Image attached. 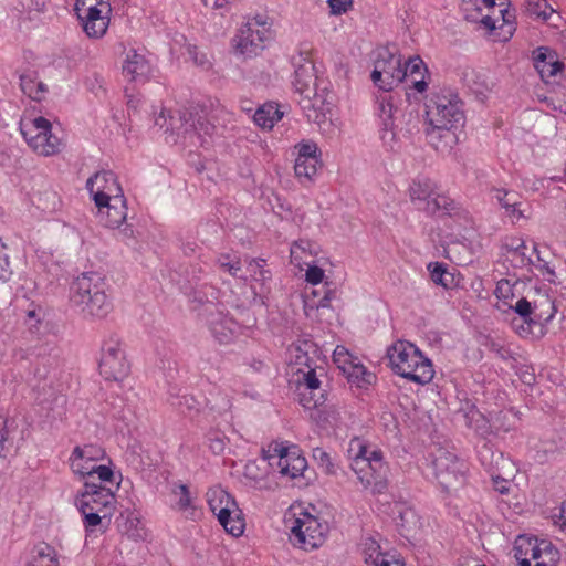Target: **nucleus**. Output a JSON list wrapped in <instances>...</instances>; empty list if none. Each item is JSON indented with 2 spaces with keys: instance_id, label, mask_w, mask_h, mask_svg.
Listing matches in <instances>:
<instances>
[{
  "instance_id": "nucleus-10",
  "label": "nucleus",
  "mask_w": 566,
  "mask_h": 566,
  "mask_svg": "<svg viewBox=\"0 0 566 566\" xmlns=\"http://www.w3.org/2000/svg\"><path fill=\"white\" fill-rule=\"evenodd\" d=\"M406 78V71H402L400 55L384 49L378 52L375 61L371 80L376 86L385 92L391 91Z\"/></svg>"
},
{
  "instance_id": "nucleus-26",
  "label": "nucleus",
  "mask_w": 566,
  "mask_h": 566,
  "mask_svg": "<svg viewBox=\"0 0 566 566\" xmlns=\"http://www.w3.org/2000/svg\"><path fill=\"white\" fill-rule=\"evenodd\" d=\"M402 71H406V78H410L416 91L422 93L427 90L428 83L424 81V73L428 70L420 56L409 57L406 63H402Z\"/></svg>"
},
{
  "instance_id": "nucleus-38",
  "label": "nucleus",
  "mask_w": 566,
  "mask_h": 566,
  "mask_svg": "<svg viewBox=\"0 0 566 566\" xmlns=\"http://www.w3.org/2000/svg\"><path fill=\"white\" fill-rule=\"evenodd\" d=\"M558 562V549L551 542L542 541L541 552H537L533 566H557Z\"/></svg>"
},
{
  "instance_id": "nucleus-31",
  "label": "nucleus",
  "mask_w": 566,
  "mask_h": 566,
  "mask_svg": "<svg viewBox=\"0 0 566 566\" xmlns=\"http://www.w3.org/2000/svg\"><path fill=\"white\" fill-rule=\"evenodd\" d=\"M172 494L177 497L175 509L185 514L187 518L195 520L198 511L193 504L189 488L182 483L177 484L172 489Z\"/></svg>"
},
{
  "instance_id": "nucleus-11",
  "label": "nucleus",
  "mask_w": 566,
  "mask_h": 566,
  "mask_svg": "<svg viewBox=\"0 0 566 566\" xmlns=\"http://www.w3.org/2000/svg\"><path fill=\"white\" fill-rule=\"evenodd\" d=\"M97 0H77L75 10L77 17L83 21V29L90 38H102L108 28L109 20L103 14V10L98 8ZM106 13L109 11L108 4H103Z\"/></svg>"
},
{
  "instance_id": "nucleus-52",
  "label": "nucleus",
  "mask_w": 566,
  "mask_h": 566,
  "mask_svg": "<svg viewBox=\"0 0 566 566\" xmlns=\"http://www.w3.org/2000/svg\"><path fill=\"white\" fill-rule=\"evenodd\" d=\"M187 51L196 65H198L205 70L210 69V66H211L210 60L208 59L206 53L199 51L198 46L189 44L187 46Z\"/></svg>"
},
{
  "instance_id": "nucleus-7",
  "label": "nucleus",
  "mask_w": 566,
  "mask_h": 566,
  "mask_svg": "<svg viewBox=\"0 0 566 566\" xmlns=\"http://www.w3.org/2000/svg\"><path fill=\"white\" fill-rule=\"evenodd\" d=\"M285 524L291 532L290 541L304 551L321 546L328 530L326 524H322L316 516L306 511L298 514L290 513L285 517Z\"/></svg>"
},
{
  "instance_id": "nucleus-3",
  "label": "nucleus",
  "mask_w": 566,
  "mask_h": 566,
  "mask_svg": "<svg viewBox=\"0 0 566 566\" xmlns=\"http://www.w3.org/2000/svg\"><path fill=\"white\" fill-rule=\"evenodd\" d=\"M350 468L365 489L373 494H384L388 489V467L379 450H370L360 439L349 443Z\"/></svg>"
},
{
  "instance_id": "nucleus-27",
  "label": "nucleus",
  "mask_w": 566,
  "mask_h": 566,
  "mask_svg": "<svg viewBox=\"0 0 566 566\" xmlns=\"http://www.w3.org/2000/svg\"><path fill=\"white\" fill-rule=\"evenodd\" d=\"M437 192V185L429 178H417L409 188V197L413 205L420 209Z\"/></svg>"
},
{
  "instance_id": "nucleus-13",
  "label": "nucleus",
  "mask_w": 566,
  "mask_h": 566,
  "mask_svg": "<svg viewBox=\"0 0 566 566\" xmlns=\"http://www.w3.org/2000/svg\"><path fill=\"white\" fill-rule=\"evenodd\" d=\"M86 188L96 206H105L107 200H115L116 197L125 198L122 187L113 171H99L87 179Z\"/></svg>"
},
{
  "instance_id": "nucleus-2",
  "label": "nucleus",
  "mask_w": 566,
  "mask_h": 566,
  "mask_svg": "<svg viewBox=\"0 0 566 566\" xmlns=\"http://www.w3.org/2000/svg\"><path fill=\"white\" fill-rule=\"evenodd\" d=\"M75 506L83 516L86 532H93L96 527L106 530L116 510V496L108 486L84 481L83 489L75 496Z\"/></svg>"
},
{
  "instance_id": "nucleus-53",
  "label": "nucleus",
  "mask_w": 566,
  "mask_h": 566,
  "mask_svg": "<svg viewBox=\"0 0 566 566\" xmlns=\"http://www.w3.org/2000/svg\"><path fill=\"white\" fill-rule=\"evenodd\" d=\"M515 15L510 10L503 8L502 17L500 18V23L497 24V29L507 28L505 31L506 35H504V40H509L513 31L515 30L513 27Z\"/></svg>"
},
{
  "instance_id": "nucleus-29",
  "label": "nucleus",
  "mask_w": 566,
  "mask_h": 566,
  "mask_svg": "<svg viewBox=\"0 0 566 566\" xmlns=\"http://www.w3.org/2000/svg\"><path fill=\"white\" fill-rule=\"evenodd\" d=\"M210 331L219 343H229L237 332L238 324L232 318L219 313L209 321Z\"/></svg>"
},
{
  "instance_id": "nucleus-19",
  "label": "nucleus",
  "mask_w": 566,
  "mask_h": 566,
  "mask_svg": "<svg viewBox=\"0 0 566 566\" xmlns=\"http://www.w3.org/2000/svg\"><path fill=\"white\" fill-rule=\"evenodd\" d=\"M364 560L369 566H405L403 559L396 553L382 551L374 538H366L361 544Z\"/></svg>"
},
{
  "instance_id": "nucleus-49",
  "label": "nucleus",
  "mask_w": 566,
  "mask_h": 566,
  "mask_svg": "<svg viewBox=\"0 0 566 566\" xmlns=\"http://www.w3.org/2000/svg\"><path fill=\"white\" fill-rule=\"evenodd\" d=\"M217 262L221 270L229 272L233 277H237L241 271V262L237 256L222 254L219 256Z\"/></svg>"
},
{
  "instance_id": "nucleus-15",
  "label": "nucleus",
  "mask_w": 566,
  "mask_h": 566,
  "mask_svg": "<svg viewBox=\"0 0 566 566\" xmlns=\"http://www.w3.org/2000/svg\"><path fill=\"white\" fill-rule=\"evenodd\" d=\"M252 25L242 27L233 39L235 51L249 57L259 54L271 38L270 28L254 29Z\"/></svg>"
},
{
  "instance_id": "nucleus-51",
  "label": "nucleus",
  "mask_w": 566,
  "mask_h": 566,
  "mask_svg": "<svg viewBox=\"0 0 566 566\" xmlns=\"http://www.w3.org/2000/svg\"><path fill=\"white\" fill-rule=\"evenodd\" d=\"M333 360L343 371H347L349 364H352V355L344 346H337L333 353Z\"/></svg>"
},
{
  "instance_id": "nucleus-40",
  "label": "nucleus",
  "mask_w": 566,
  "mask_h": 566,
  "mask_svg": "<svg viewBox=\"0 0 566 566\" xmlns=\"http://www.w3.org/2000/svg\"><path fill=\"white\" fill-rule=\"evenodd\" d=\"M397 526L399 527L400 534L408 538L411 536L412 532L418 528L419 520L411 509H406L400 512L397 520Z\"/></svg>"
},
{
  "instance_id": "nucleus-42",
  "label": "nucleus",
  "mask_w": 566,
  "mask_h": 566,
  "mask_svg": "<svg viewBox=\"0 0 566 566\" xmlns=\"http://www.w3.org/2000/svg\"><path fill=\"white\" fill-rule=\"evenodd\" d=\"M266 261L264 259H251L248 262V271L251 274L253 281L259 282L263 285L271 279V272L265 269Z\"/></svg>"
},
{
  "instance_id": "nucleus-59",
  "label": "nucleus",
  "mask_w": 566,
  "mask_h": 566,
  "mask_svg": "<svg viewBox=\"0 0 566 566\" xmlns=\"http://www.w3.org/2000/svg\"><path fill=\"white\" fill-rule=\"evenodd\" d=\"M492 481L494 489L501 494H507L510 492V481L507 479L501 478L499 474L492 475Z\"/></svg>"
},
{
  "instance_id": "nucleus-35",
  "label": "nucleus",
  "mask_w": 566,
  "mask_h": 566,
  "mask_svg": "<svg viewBox=\"0 0 566 566\" xmlns=\"http://www.w3.org/2000/svg\"><path fill=\"white\" fill-rule=\"evenodd\" d=\"M170 405L186 417H193L199 412V402L192 395L170 394Z\"/></svg>"
},
{
  "instance_id": "nucleus-28",
  "label": "nucleus",
  "mask_w": 566,
  "mask_h": 566,
  "mask_svg": "<svg viewBox=\"0 0 566 566\" xmlns=\"http://www.w3.org/2000/svg\"><path fill=\"white\" fill-rule=\"evenodd\" d=\"M315 352L314 344L308 340H298L291 345V364L294 366L295 370H297V368L307 369L314 367V359L310 354Z\"/></svg>"
},
{
  "instance_id": "nucleus-46",
  "label": "nucleus",
  "mask_w": 566,
  "mask_h": 566,
  "mask_svg": "<svg viewBox=\"0 0 566 566\" xmlns=\"http://www.w3.org/2000/svg\"><path fill=\"white\" fill-rule=\"evenodd\" d=\"M50 126V122L44 117H36L28 123L21 124V134L30 146L31 135H35L39 130Z\"/></svg>"
},
{
  "instance_id": "nucleus-30",
  "label": "nucleus",
  "mask_w": 566,
  "mask_h": 566,
  "mask_svg": "<svg viewBox=\"0 0 566 566\" xmlns=\"http://www.w3.org/2000/svg\"><path fill=\"white\" fill-rule=\"evenodd\" d=\"M455 209V203L448 196L439 193L438 191L430 198V200L420 210L429 216L444 217L450 216Z\"/></svg>"
},
{
  "instance_id": "nucleus-54",
  "label": "nucleus",
  "mask_w": 566,
  "mask_h": 566,
  "mask_svg": "<svg viewBox=\"0 0 566 566\" xmlns=\"http://www.w3.org/2000/svg\"><path fill=\"white\" fill-rule=\"evenodd\" d=\"M313 457L316 461H318L319 467H322L327 473L333 472V463L331 455L324 449H314Z\"/></svg>"
},
{
  "instance_id": "nucleus-37",
  "label": "nucleus",
  "mask_w": 566,
  "mask_h": 566,
  "mask_svg": "<svg viewBox=\"0 0 566 566\" xmlns=\"http://www.w3.org/2000/svg\"><path fill=\"white\" fill-rule=\"evenodd\" d=\"M30 566H59L55 549L45 543L36 545Z\"/></svg>"
},
{
  "instance_id": "nucleus-32",
  "label": "nucleus",
  "mask_w": 566,
  "mask_h": 566,
  "mask_svg": "<svg viewBox=\"0 0 566 566\" xmlns=\"http://www.w3.org/2000/svg\"><path fill=\"white\" fill-rule=\"evenodd\" d=\"M282 116L283 113L279 109L276 104L265 103L256 109L253 119L258 126L271 129Z\"/></svg>"
},
{
  "instance_id": "nucleus-6",
  "label": "nucleus",
  "mask_w": 566,
  "mask_h": 566,
  "mask_svg": "<svg viewBox=\"0 0 566 566\" xmlns=\"http://www.w3.org/2000/svg\"><path fill=\"white\" fill-rule=\"evenodd\" d=\"M295 66L293 86L303 96V108H313L323 113L325 99L317 92V76L315 66L310 59V51L302 50L297 57L293 59Z\"/></svg>"
},
{
  "instance_id": "nucleus-61",
  "label": "nucleus",
  "mask_w": 566,
  "mask_h": 566,
  "mask_svg": "<svg viewBox=\"0 0 566 566\" xmlns=\"http://www.w3.org/2000/svg\"><path fill=\"white\" fill-rule=\"evenodd\" d=\"M251 24H255L252 25L254 29L268 28L266 22L262 17H254L252 20L248 21L243 27H250Z\"/></svg>"
},
{
  "instance_id": "nucleus-62",
  "label": "nucleus",
  "mask_w": 566,
  "mask_h": 566,
  "mask_svg": "<svg viewBox=\"0 0 566 566\" xmlns=\"http://www.w3.org/2000/svg\"><path fill=\"white\" fill-rule=\"evenodd\" d=\"M331 297H332V292L331 291L325 292L324 296L318 301L316 306L317 307H328Z\"/></svg>"
},
{
  "instance_id": "nucleus-21",
  "label": "nucleus",
  "mask_w": 566,
  "mask_h": 566,
  "mask_svg": "<svg viewBox=\"0 0 566 566\" xmlns=\"http://www.w3.org/2000/svg\"><path fill=\"white\" fill-rule=\"evenodd\" d=\"M101 221L108 228H118L127 217L125 198L116 197L115 200H107L105 206H96Z\"/></svg>"
},
{
  "instance_id": "nucleus-17",
  "label": "nucleus",
  "mask_w": 566,
  "mask_h": 566,
  "mask_svg": "<svg viewBox=\"0 0 566 566\" xmlns=\"http://www.w3.org/2000/svg\"><path fill=\"white\" fill-rule=\"evenodd\" d=\"M105 458V450L97 444L76 446L70 457L71 469L75 474L85 478L91 475L95 463Z\"/></svg>"
},
{
  "instance_id": "nucleus-60",
  "label": "nucleus",
  "mask_w": 566,
  "mask_h": 566,
  "mask_svg": "<svg viewBox=\"0 0 566 566\" xmlns=\"http://www.w3.org/2000/svg\"><path fill=\"white\" fill-rule=\"evenodd\" d=\"M387 122L385 120V128L381 134V140L385 145L392 147V142L395 140V133L391 129L387 128Z\"/></svg>"
},
{
  "instance_id": "nucleus-4",
  "label": "nucleus",
  "mask_w": 566,
  "mask_h": 566,
  "mask_svg": "<svg viewBox=\"0 0 566 566\" xmlns=\"http://www.w3.org/2000/svg\"><path fill=\"white\" fill-rule=\"evenodd\" d=\"M392 370L416 384H428L432 380L434 370L430 359L424 357L419 348L408 340H397L387 350Z\"/></svg>"
},
{
  "instance_id": "nucleus-1",
  "label": "nucleus",
  "mask_w": 566,
  "mask_h": 566,
  "mask_svg": "<svg viewBox=\"0 0 566 566\" xmlns=\"http://www.w3.org/2000/svg\"><path fill=\"white\" fill-rule=\"evenodd\" d=\"M426 114L430 128L427 136L431 145L439 147H451L457 136L452 128L462 126L464 113L462 102L457 94L449 90H441L432 93L426 103Z\"/></svg>"
},
{
  "instance_id": "nucleus-45",
  "label": "nucleus",
  "mask_w": 566,
  "mask_h": 566,
  "mask_svg": "<svg viewBox=\"0 0 566 566\" xmlns=\"http://www.w3.org/2000/svg\"><path fill=\"white\" fill-rule=\"evenodd\" d=\"M509 307L514 310L524 322L527 324L528 333L532 332V317H533V301H528L526 297H521L516 301V303L509 304Z\"/></svg>"
},
{
  "instance_id": "nucleus-5",
  "label": "nucleus",
  "mask_w": 566,
  "mask_h": 566,
  "mask_svg": "<svg viewBox=\"0 0 566 566\" xmlns=\"http://www.w3.org/2000/svg\"><path fill=\"white\" fill-rule=\"evenodd\" d=\"M71 301L85 316L94 318H104L112 311L105 282L97 273H83L75 280Z\"/></svg>"
},
{
  "instance_id": "nucleus-43",
  "label": "nucleus",
  "mask_w": 566,
  "mask_h": 566,
  "mask_svg": "<svg viewBox=\"0 0 566 566\" xmlns=\"http://www.w3.org/2000/svg\"><path fill=\"white\" fill-rule=\"evenodd\" d=\"M348 378L356 382L358 386L370 385L375 375L367 371L366 368L360 364H349L347 371Z\"/></svg>"
},
{
  "instance_id": "nucleus-36",
  "label": "nucleus",
  "mask_w": 566,
  "mask_h": 566,
  "mask_svg": "<svg viewBox=\"0 0 566 566\" xmlns=\"http://www.w3.org/2000/svg\"><path fill=\"white\" fill-rule=\"evenodd\" d=\"M494 0H469L463 4L465 19L482 24V17L493 8Z\"/></svg>"
},
{
  "instance_id": "nucleus-9",
  "label": "nucleus",
  "mask_w": 566,
  "mask_h": 566,
  "mask_svg": "<svg viewBox=\"0 0 566 566\" xmlns=\"http://www.w3.org/2000/svg\"><path fill=\"white\" fill-rule=\"evenodd\" d=\"M98 368L106 380L122 381L129 375L130 365L117 336L104 340Z\"/></svg>"
},
{
  "instance_id": "nucleus-22",
  "label": "nucleus",
  "mask_w": 566,
  "mask_h": 566,
  "mask_svg": "<svg viewBox=\"0 0 566 566\" xmlns=\"http://www.w3.org/2000/svg\"><path fill=\"white\" fill-rule=\"evenodd\" d=\"M30 147L42 156H52L62 148V140L52 133V125L31 135Z\"/></svg>"
},
{
  "instance_id": "nucleus-64",
  "label": "nucleus",
  "mask_w": 566,
  "mask_h": 566,
  "mask_svg": "<svg viewBox=\"0 0 566 566\" xmlns=\"http://www.w3.org/2000/svg\"><path fill=\"white\" fill-rule=\"evenodd\" d=\"M223 441L222 440H216L212 442V446L211 448L216 451V452H221L223 450Z\"/></svg>"
},
{
  "instance_id": "nucleus-12",
  "label": "nucleus",
  "mask_w": 566,
  "mask_h": 566,
  "mask_svg": "<svg viewBox=\"0 0 566 566\" xmlns=\"http://www.w3.org/2000/svg\"><path fill=\"white\" fill-rule=\"evenodd\" d=\"M300 402L306 409L318 408L325 402V390L321 388V380L315 367L297 368Z\"/></svg>"
},
{
  "instance_id": "nucleus-14",
  "label": "nucleus",
  "mask_w": 566,
  "mask_h": 566,
  "mask_svg": "<svg viewBox=\"0 0 566 566\" xmlns=\"http://www.w3.org/2000/svg\"><path fill=\"white\" fill-rule=\"evenodd\" d=\"M178 117L170 115L169 125L167 129H171L177 135H198L199 138L209 136L211 137L216 132V126L207 118L206 115L197 114L193 116L191 113H177Z\"/></svg>"
},
{
  "instance_id": "nucleus-8",
  "label": "nucleus",
  "mask_w": 566,
  "mask_h": 566,
  "mask_svg": "<svg viewBox=\"0 0 566 566\" xmlns=\"http://www.w3.org/2000/svg\"><path fill=\"white\" fill-rule=\"evenodd\" d=\"M207 502L228 534L238 537L243 534L245 522L235 500L220 486L207 491Z\"/></svg>"
},
{
  "instance_id": "nucleus-48",
  "label": "nucleus",
  "mask_w": 566,
  "mask_h": 566,
  "mask_svg": "<svg viewBox=\"0 0 566 566\" xmlns=\"http://www.w3.org/2000/svg\"><path fill=\"white\" fill-rule=\"evenodd\" d=\"M95 476H97L101 483H111L119 486V482H115L114 471L107 465H95L91 475H86L85 481H94Z\"/></svg>"
},
{
  "instance_id": "nucleus-41",
  "label": "nucleus",
  "mask_w": 566,
  "mask_h": 566,
  "mask_svg": "<svg viewBox=\"0 0 566 566\" xmlns=\"http://www.w3.org/2000/svg\"><path fill=\"white\" fill-rule=\"evenodd\" d=\"M428 270L430 272V277L437 285H441L443 287H449L453 281V276L451 273L447 271V266L439 262H433L428 264Z\"/></svg>"
},
{
  "instance_id": "nucleus-56",
  "label": "nucleus",
  "mask_w": 566,
  "mask_h": 566,
  "mask_svg": "<svg viewBox=\"0 0 566 566\" xmlns=\"http://www.w3.org/2000/svg\"><path fill=\"white\" fill-rule=\"evenodd\" d=\"M324 271L316 265L308 266L305 273L306 281L314 285L321 283L324 279Z\"/></svg>"
},
{
  "instance_id": "nucleus-18",
  "label": "nucleus",
  "mask_w": 566,
  "mask_h": 566,
  "mask_svg": "<svg viewBox=\"0 0 566 566\" xmlns=\"http://www.w3.org/2000/svg\"><path fill=\"white\" fill-rule=\"evenodd\" d=\"M492 198L504 209V214L512 223L518 222L521 219L531 218V208L521 201V196L512 190L503 188L492 189Z\"/></svg>"
},
{
  "instance_id": "nucleus-57",
  "label": "nucleus",
  "mask_w": 566,
  "mask_h": 566,
  "mask_svg": "<svg viewBox=\"0 0 566 566\" xmlns=\"http://www.w3.org/2000/svg\"><path fill=\"white\" fill-rule=\"evenodd\" d=\"M333 14L345 13L352 7V0H328Z\"/></svg>"
},
{
  "instance_id": "nucleus-47",
  "label": "nucleus",
  "mask_w": 566,
  "mask_h": 566,
  "mask_svg": "<svg viewBox=\"0 0 566 566\" xmlns=\"http://www.w3.org/2000/svg\"><path fill=\"white\" fill-rule=\"evenodd\" d=\"M518 283H511L510 280H500L496 284L495 295L499 300H503L505 304H512L511 302L515 297V290Z\"/></svg>"
},
{
  "instance_id": "nucleus-33",
  "label": "nucleus",
  "mask_w": 566,
  "mask_h": 566,
  "mask_svg": "<svg viewBox=\"0 0 566 566\" xmlns=\"http://www.w3.org/2000/svg\"><path fill=\"white\" fill-rule=\"evenodd\" d=\"M20 86L22 92L34 101H41L46 92L43 82L38 81L35 72H29L20 76Z\"/></svg>"
},
{
  "instance_id": "nucleus-55",
  "label": "nucleus",
  "mask_w": 566,
  "mask_h": 566,
  "mask_svg": "<svg viewBox=\"0 0 566 566\" xmlns=\"http://www.w3.org/2000/svg\"><path fill=\"white\" fill-rule=\"evenodd\" d=\"M298 153L296 158H318L317 157V146L314 143H303L300 144L297 147Z\"/></svg>"
},
{
  "instance_id": "nucleus-58",
  "label": "nucleus",
  "mask_w": 566,
  "mask_h": 566,
  "mask_svg": "<svg viewBox=\"0 0 566 566\" xmlns=\"http://www.w3.org/2000/svg\"><path fill=\"white\" fill-rule=\"evenodd\" d=\"M507 251L513 252L515 255L524 256V250L526 245L522 239L513 238L510 242L505 243Z\"/></svg>"
},
{
  "instance_id": "nucleus-16",
  "label": "nucleus",
  "mask_w": 566,
  "mask_h": 566,
  "mask_svg": "<svg viewBox=\"0 0 566 566\" xmlns=\"http://www.w3.org/2000/svg\"><path fill=\"white\" fill-rule=\"evenodd\" d=\"M273 452L277 457L276 464L283 476L295 479L303 475L307 468V461L296 447L287 448L282 444H275Z\"/></svg>"
},
{
  "instance_id": "nucleus-50",
  "label": "nucleus",
  "mask_w": 566,
  "mask_h": 566,
  "mask_svg": "<svg viewBox=\"0 0 566 566\" xmlns=\"http://www.w3.org/2000/svg\"><path fill=\"white\" fill-rule=\"evenodd\" d=\"M503 8L496 7V3H493V8L490 9V12H486L485 15L482 17V25L490 31L496 30L497 24L500 23V18L502 17Z\"/></svg>"
},
{
  "instance_id": "nucleus-39",
  "label": "nucleus",
  "mask_w": 566,
  "mask_h": 566,
  "mask_svg": "<svg viewBox=\"0 0 566 566\" xmlns=\"http://www.w3.org/2000/svg\"><path fill=\"white\" fill-rule=\"evenodd\" d=\"M319 164L318 158H296L294 165V171L298 179H304L306 181L312 180V178L317 172V166Z\"/></svg>"
},
{
  "instance_id": "nucleus-23",
  "label": "nucleus",
  "mask_w": 566,
  "mask_h": 566,
  "mask_svg": "<svg viewBox=\"0 0 566 566\" xmlns=\"http://www.w3.org/2000/svg\"><path fill=\"white\" fill-rule=\"evenodd\" d=\"M556 312L555 302L547 294H541L533 301L532 326L539 327V335L545 334L544 327L554 318Z\"/></svg>"
},
{
  "instance_id": "nucleus-34",
  "label": "nucleus",
  "mask_w": 566,
  "mask_h": 566,
  "mask_svg": "<svg viewBox=\"0 0 566 566\" xmlns=\"http://www.w3.org/2000/svg\"><path fill=\"white\" fill-rule=\"evenodd\" d=\"M562 66L563 64L559 61H555L553 56H547L546 53L541 50L534 57V67L544 81L555 76L560 71Z\"/></svg>"
},
{
  "instance_id": "nucleus-25",
  "label": "nucleus",
  "mask_w": 566,
  "mask_h": 566,
  "mask_svg": "<svg viewBox=\"0 0 566 566\" xmlns=\"http://www.w3.org/2000/svg\"><path fill=\"white\" fill-rule=\"evenodd\" d=\"M542 541L528 536H518L514 545V556L520 566H532L537 552H541Z\"/></svg>"
},
{
  "instance_id": "nucleus-24",
  "label": "nucleus",
  "mask_w": 566,
  "mask_h": 566,
  "mask_svg": "<svg viewBox=\"0 0 566 566\" xmlns=\"http://www.w3.org/2000/svg\"><path fill=\"white\" fill-rule=\"evenodd\" d=\"M149 64L143 54L135 50L127 52L123 63V75L129 81H145L149 73Z\"/></svg>"
},
{
  "instance_id": "nucleus-20",
  "label": "nucleus",
  "mask_w": 566,
  "mask_h": 566,
  "mask_svg": "<svg viewBox=\"0 0 566 566\" xmlns=\"http://www.w3.org/2000/svg\"><path fill=\"white\" fill-rule=\"evenodd\" d=\"M436 476L444 489L452 488L461 478V463L449 452H442L433 461Z\"/></svg>"
},
{
  "instance_id": "nucleus-63",
  "label": "nucleus",
  "mask_w": 566,
  "mask_h": 566,
  "mask_svg": "<svg viewBox=\"0 0 566 566\" xmlns=\"http://www.w3.org/2000/svg\"><path fill=\"white\" fill-rule=\"evenodd\" d=\"M391 108H392V106H391V104H390V103H388L387 105L385 104V102H381V103H380V111H381V114H382V115H387V117H388V118H390V117H391Z\"/></svg>"
},
{
  "instance_id": "nucleus-44",
  "label": "nucleus",
  "mask_w": 566,
  "mask_h": 566,
  "mask_svg": "<svg viewBox=\"0 0 566 566\" xmlns=\"http://www.w3.org/2000/svg\"><path fill=\"white\" fill-rule=\"evenodd\" d=\"M527 11L531 15L548 21L555 13L554 9L548 4L546 0H531L527 2Z\"/></svg>"
}]
</instances>
